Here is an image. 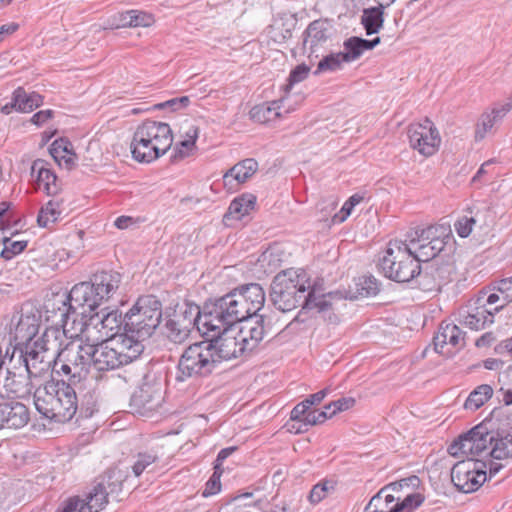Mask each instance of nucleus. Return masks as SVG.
<instances>
[{
	"instance_id": "f257e3e1",
	"label": "nucleus",
	"mask_w": 512,
	"mask_h": 512,
	"mask_svg": "<svg viewBox=\"0 0 512 512\" xmlns=\"http://www.w3.org/2000/svg\"><path fill=\"white\" fill-rule=\"evenodd\" d=\"M304 276L297 270L287 269L274 277L271 283L270 299L279 311H292L302 303L303 309H314L322 313L333 309V300L343 298L339 291L319 294L314 287L306 293Z\"/></svg>"
},
{
	"instance_id": "f03ea898",
	"label": "nucleus",
	"mask_w": 512,
	"mask_h": 512,
	"mask_svg": "<svg viewBox=\"0 0 512 512\" xmlns=\"http://www.w3.org/2000/svg\"><path fill=\"white\" fill-rule=\"evenodd\" d=\"M122 275L113 270H102L94 273L89 282H80L73 286L65 300L62 316L70 315L86 317V312L96 310L103 302L111 299L117 292Z\"/></svg>"
},
{
	"instance_id": "7ed1b4c3",
	"label": "nucleus",
	"mask_w": 512,
	"mask_h": 512,
	"mask_svg": "<svg viewBox=\"0 0 512 512\" xmlns=\"http://www.w3.org/2000/svg\"><path fill=\"white\" fill-rule=\"evenodd\" d=\"M91 353L90 343H67L53 358L52 374L82 388L92 366Z\"/></svg>"
},
{
	"instance_id": "20e7f679",
	"label": "nucleus",
	"mask_w": 512,
	"mask_h": 512,
	"mask_svg": "<svg viewBox=\"0 0 512 512\" xmlns=\"http://www.w3.org/2000/svg\"><path fill=\"white\" fill-rule=\"evenodd\" d=\"M203 338L183 350L177 364V381L207 378L218 368L212 342Z\"/></svg>"
},
{
	"instance_id": "39448f33",
	"label": "nucleus",
	"mask_w": 512,
	"mask_h": 512,
	"mask_svg": "<svg viewBox=\"0 0 512 512\" xmlns=\"http://www.w3.org/2000/svg\"><path fill=\"white\" fill-rule=\"evenodd\" d=\"M383 275L395 282L406 283L416 279L419 273V264L407 249L402 240H391L378 263Z\"/></svg>"
},
{
	"instance_id": "423d86ee",
	"label": "nucleus",
	"mask_w": 512,
	"mask_h": 512,
	"mask_svg": "<svg viewBox=\"0 0 512 512\" xmlns=\"http://www.w3.org/2000/svg\"><path fill=\"white\" fill-rule=\"evenodd\" d=\"M161 319V301L154 295H143L126 313L125 332L147 339L155 332Z\"/></svg>"
},
{
	"instance_id": "0eeeda50",
	"label": "nucleus",
	"mask_w": 512,
	"mask_h": 512,
	"mask_svg": "<svg viewBox=\"0 0 512 512\" xmlns=\"http://www.w3.org/2000/svg\"><path fill=\"white\" fill-rule=\"evenodd\" d=\"M497 441V432L494 434L489 430L487 424L482 422L467 433L458 437L449 447L448 452L451 456L460 455L478 456L487 451L490 446H494Z\"/></svg>"
},
{
	"instance_id": "6e6552de",
	"label": "nucleus",
	"mask_w": 512,
	"mask_h": 512,
	"mask_svg": "<svg viewBox=\"0 0 512 512\" xmlns=\"http://www.w3.org/2000/svg\"><path fill=\"white\" fill-rule=\"evenodd\" d=\"M164 402L162 384L155 377L145 375L141 384L130 398L129 407L133 414L149 416Z\"/></svg>"
},
{
	"instance_id": "1a4fd4ad",
	"label": "nucleus",
	"mask_w": 512,
	"mask_h": 512,
	"mask_svg": "<svg viewBox=\"0 0 512 512\" xmlns=\"http://www.w3.org/2000/svg\"><path fill=\"white\" fill-rule=\"evenodd\" d=\"M84 317L81 318L83 320ZM126 314L123 316L118 310L110 311L102 317L99 313L91 315L87 320L78 323L79 332L90 337L92 330H97L99 336L95 341H110L116 338L121 330L125 332Z\"/></svg>"
},
{
	"instance_id": "9d476101",
	"label": "nucleus",
	"mask_w": 512,
	"mask_h": 512,
	"mask_svg": "<svg viewBox=\"0 0 512 512\" xmlns=\"http://www.w3.org/2000/svg\"><path fill=\"white\" fill-rule=\"evenodd\" d=\"M484 467L485 463L472 458L459 461L451 469V481L460 492H474L487 479Z\"/></svg>"
},
{
	"instance_id": "9b49d317",
	"label": "nucleus",
	"mask_w": 512,
	"mask_h": 512,
	"mask_svg": "<svg viewBox=\"0 0 512 512\" xmlns=\"http://www.w3.org/2000/svg\"><path fill=\"white\" fill-rule=\"evenodd\" d=\"M407 135L410 146L424 156H432L439 149L441 137L429 118H425L421 123L410 124Z\"/></svg>"
},
{
	"instance_id": "f8f14e48",
	"label": "nucleus",
	"mask_w": 512,
	"mask_h": 512,
	"mask_svg": "<svg viewBox=\"0 0 512 512\" xmlns=\"http://www.w3.org/2000/svg\"><path fill=\"white\" fill-rule=\"evenodd\" d=\"M235 288L227 294L215 299L207 300L208 317H211L213 331L226 330L239 323V316L235 311Z\"/></svg>"
},
{
	"instance_id": "ddd939ff",
	"label": "nucleus",
	"mask_w": 512,
	"mask_h": 512,
	"mask_svg": "<svg viewBox=\"0 0 512 512\" xmlns=\"http://www.w3.org/2000/svg\"><path fill=\"white\" fill-rule=\"evenodd\" d=\"M235 311L239 316V323L258 313L265 303V292L258 283H249L235 288Z\"/></svg>"
},
{
	"instance_id": "4468645a",
	"label": "nucleus",
	"mask_w": 512,
	"mask_h": 512,
	"mask_svg": "<svg viewBox=\"0 0 512 512\" xmlns=\"http://www.w3.org/2000/svg\"><path fill=\"white\" fill-rule=\"evenodd\" d=\"M53 385H57V388L53 390L57 403V406H55L56 422H68L77 412V391L82 388L67 382L65 379H56L53 381Z\"/></svg>"
},
{
	"instance_id": "2eb2a0df",
	"label": "nucleus",
	"mask_w": 512,
	"mask_h": 512,
	"mask_svg": "<svg viewBox=\"0 0 512 512\" xmlns=\"http://www.w3.org/2000/svg\"><path fill=\"white\" fill-rule=\"evenodd\" d=\"M41 324V316L32 311L16 312L10 322L11 340L14 346H21L28 342H34Z\"/></svg>"
},
{
	"instance_id": "dca6fc26",
	"label": "nucleus",
	"mask_w": 512,
	"mask_h": 512,
	"mask_svg": "<svg viewBox=\"0 0 512 512\" xmlns=\"http://www.w3.org/2000/svg\"><path fill=\"white\" fill-rule=\"evenodd\" d=\"M208 342H212L214 357L219 365L223 360H230L242 356L245 352L249 351L242 341H239L241 337L237 333L236 336L229 335V330L211 331L206 334Z\"/></svg>"
},
{
	"instance_id": "f3484780",
	"label": "nucleus",
	"mask_w": 512,
	"mask_h": 512,
	"mask_svg": "<svg viewBox=\"0 0 512 512\" xmlns=\"http://www.w3.org/2000/svg\"><path fill=\"white\" fill-rule=\"evenodd\" d=\"M453 266L450 263L433 261L422 267L419 264V273L416 281L424 291H440L441 288L452 281Z\"/></svg>"
},
{
	"instance_id": "a211bd4d",
	"label": "nucleus",
	"mask_w": 512,
	"mask_h": 512,
	"mask_svg": "<svg viewBox=\"0 0 512 512\" xmlns=\"http://www.w3.org/2000/svg\"><path fill=\"white\" fill-rule=\"evenodd\" d=\"M332 34L333 27L325 19L314 20L307 26L303 33L302 50L307 53L311 63L313 55L315 59L319 57V51L325 47Z\"/></svg>"
},
{
	"instance_id": "6ab92c4d",
	"label": "nucleus",
	"mask_w": 512,
	"mask_h": 512,
	"mask_svg": "<svg viewBox=\"0 0 512 512\" xmlns=\"http://www.w3.org/2000/svg\"><path fill=\"white\" fill-rule=\"evenodd\" d=\"M43 349L35 341L14 346V352L20 351V359L24 361L23 368L34 378L46 373L53 366V359H47V353Z\"/></svg>"
},
{
	"instance_id": "aec40b11",
	"label": "nucleus",
	"mask_w": 512,
	"mask_h": 512,
	"mask_svg": "<svg viewBox=\"0 0 512 512\" xmlns=\"http://www.w3.org/2000/svg\"><path fill=\"white\" fill-rule=\"evenodd\" d=\"M172 315L179 320L186 321L191 328L196 327L202 337L213 331L211 317H208L207 301L202 309L194 303H185L178 306Z\"/></svg>"
},
{
	"instance_id": "412c9836",
	"label": "nucleus",
	"mask_w": 512,
	"mask_h": 512,
	"mask_svg": "<svg viewBox=\"0 0 512 512\" xmlns=\"http://www.w3.org/2000/svg\"><path fill=\"white\" fill-rule=\"evenodd\" d=\"M90 344L92 366L99 372L116 370L123 365L118 350L111 341H96Z\"/></svg>"
},
{
	"instance_id": "4be33fe9",
	"label": "nucleus",
	"mask_w": 512,
	"mask_h": 512,
	"mask_svg": "<svg viewBox=\"0 0 512 512\" xmlns=\"http://www.w3.org/2000/svg\"><path fill=\"white\" fill-rule=\"evenodd\" d=\"M481 301L482 298L479 297L476 300V306L474 308L459 312V324L471 330L478 331L494 322V315L501 310V306L487 308L485 305H480Z\"/></svg>"
},
{
	"instance_id": "5701e85b",
	"label": "nucleus",
	"mask_w": 512,
	"mask_h": 512,
	"mask_svg": "<svg viewBox=\"0 0 512 512\" xmlns=\"http://www.w3.org/2000/svg\"><path fill=\"white\" fill-rule=\"evenodd\" d=\"M270 329L271 327L266 318L256 313L251 318L242 322V326L238 331L241 337L239 341H242L249 351H253L269 333Z\"/></svg>"
},
{
	"instance_id": "b1692460",
	"label": "nucleus",
	"mask_w": 512,
	"mask_h": 512,
	"mask_svg": "<svg viewBox=\"0 0 512 512\" xmlns=\"http://www.w3.org/2000/svg\"><path fill=\"white\" fill-rule=\"evenodd\" d=\"M63 310L64 306L61 304V306L58 307V312L60 313V322L62 330L57 327H48L45 329L42 336L35 340V342H37L40 346H43V350L46 353H48L49 351H53L55 353V356L58 354V351H61L63 349L62 338L65 336L66 332L69 331V320L72 317V315H70L67 319H64V317L62 316L64 312ZM77 317L78 316L73 315L71 329H75Z\"/></svg>"
},
{
	"instance_id": "393cba45",
	"label": "nucleus",
	"mask_w": 512,
	"mask_h": 512,
	"mask_svg": "<svg viewBox=\"0 0 512 512\" xmlns=\"http://www.w3.org/2000/svg\"><path fill=\"white\" fill-rule=\"evenodd\" d=\"M30 412L18 401L0 403V428L20 429L28 424Z\"/></svg>"
},
{
	"instance_id": "a878e982",
	"label": "nucleus",
	"mask_w": 512,
	"mask_h": 512,
	"mask_svg": "<svg viewBox=\"0 0 512 512\" xmlns=\"http://www.w3.org/2000/svg\"><path fill=\"white\" fill-rule=\"evenodd\" d=\"M137 128L141 131V140L146 136L157 149L169 150L173 143V134L169 124L146 120Z\"/></svg>"
},
{
	"instance_id": "bb28decb",
	"label": "nucleus",
	"mask_w": 512,
	"mask_h": 512,
	"mask_svg": "<svg viewBox=\"0 0 512 512\" xmlns=\"http://www.w3.org/2000/svg\"><path fill=\"white\" fill-rule=\"evenodd\" d=\"M435 350L439 353H452V351H444L445 346L450 345L455 349L464 346V333L461 329L452 323H441L437 334L433 339Z\"/></svg>"
},
{
	"instance_id": "cd10ccee",
	"label": "nucleus",
	"mask_w": 512,
	"mask_h": 512,
	"mask_svg": "<svg viewBox=\"0 0 512 512\" xmlns=\"http://www.w3.org/2000/svg\"><path fill=\"white\" fill-rule=\"evenodd\" d=\"M143 340L133 336L132 333L124 332V335H120L119 339L115 338L110 341L114 348L118 350L119 357L125 366L138 359L143 353Z\"/></svg>"
},
{
	"instance_id": "c85d7f7f",
	"label": "nucleus",
	"mask_w": 512,
	"mask_h": 512,
	"mask_svg": "<svg viewBox=\"0 0 512 512\" xmlns=\"http://www.w3.org/2000/svg\"><path fill=\"white\" fill-rule=\"evenodd\" d=\"M130 149L133 159L141 163H150L167 152V150L157 149L156 146H154V143H152L146 136L141 140V131L139 128L134 132Z\"/></svg>"
},
{
	"instance_id": "c756f323",
	"label": "nucleus",
	"mask_w": 512,
	"mask_h": 512,
	"mask_svg": "<svg viewBox=\"0 0 512 512\" xmlns=\"http://www.w3.org/2000/svg\"><path fill=\"white\" fill-rule=\"evenodd\" d=\"M54 388H57V385H53V381L46 384L44 387L37 388L34 392L33 399L38 413L56 422L55 406H57V403L53 391Z\"/></svg>"
},
{
	"instance_id": "7c9ffc66",
	"label": "nucleus",
	"mask_w": 512,
	"mask_h": 512,
	"mask_svg": "<svg viewBox=\"0 0 512 512\" xmlns=\"http://www.w3.org/2000/svg\"><path fill=\"white\" fill-rule=\"evenodd\" d=\"M17 366L7 368V375L4 379L3 387L7 394L21 397L29 392L30 380L33 378L24 368L17 371Z\"/></svg>"
},
{
	"instance_id": "2f4dec72",
	"label": "nucleus",
	"mask_w": 512,
	"mask_h": 512,
	"mask_svg": "<svg viewBox=\"0 0 512 512\" xmlns=\"http://www.w3.org/2000/svg\"><path fill=\"white\" fill-rule=\"evenodd\" d=\"M448 237V230L443 225H431L426 228L416 229L408 235V239L404 242L410 251L413 246L422 244H430L435 240H445Z\"/></svg>"
},
{
	"instance_id": "473e14b6",
	"label": "nucleus",
	"mask_w": 512,
	"mask_h": 512,
	"mask_svg": "<svg viewBox=\"0 0 512 512\" xmlns=\"http://www.w3.org/2000/svg\"><path fill=\"white\" fill-rule=\"evenodd\" d=\"M380 42V37H375L374 39L367 40L361 37L352 36L346 39L343 43L345 51L341 52L342 58L345 60L346 63L355 61L358 58H360L365 51L372 50Z\"/></svg>"
},
{
	"instance_id": "72a5a7b5",
	"label": "nucleus",
	"mask_w": 512,
	"mask_h": 512,
	"mask_svg": "<svg viewBox=\"0 0 512 512\" xmlns=\"http://www.w3.org/2000/svg\"><path fill=\"white\" fill-rule=\"evenodd\" d=\"M258 169V163L255 159L247 158L229 169L223 176L225 186L232 185L235 180L237 183L246 182Z\"/></svg>"
},
{
	"instance_id": "f704fd0d",
	"label": "nucleus",
	"mask_w": 512,
	"mask_h": 512,
	"mask_svg": "<svg viewBox=\"0 0 512 512\" xmlns=\"http://www.w3.org/2000/svg\"><path fill=\"white\" fill-rule=\"evenodd\" d=\"M31 173H37V181L39 185H43L48 195H55L60 190L57 184V176L53 171L46 168V162L37 159L32 163Z\"/></svg>"
},
{
	"instance_id": "c9c22d12",
	"label": "nucleus",
	"mask_w": 512,
	"mask_h": 512,
	"mask_svg": "<svg viewBox=\"0 0 512 512\" xmlns=\"http://www.w3.org/2000/svg\"><path fill=\"white\" fill-rule=\"evenodd\" d=\"M193 328L187 325L186 321L179 320L171 315L165 322L164 334L174 344L184 343L190 336Z\"/></svg>"
},
{
	"instance_id": "e433bc0d",
	"label": "nucleus",
	"mask_w": 512,
	"mask_h": 512,
	"mask_svg": "<svg viewBox=\"0 0 512 512\" xmlns=\"http://www.w3.org/2000/svg\"><path fill=\"white\" fill-rule=\"evenodd\" d=\"M488 454L499 460L512 457V425L497 428V441Z\"/></svg>"
},
{
	"instance_id": "4c0bfd02",
	"label": "nucleus",
	"mask_w": 512,
	"mask_h": 512,
	"mask_svg": "<svg viewBox=\"0 0 512 512\" xmlns=\"http://www.w3.org/2000/svg\"><path fill=\"white\" fill-rule=\"evenodd\" d=\"M386 7L377 5L375 7L365 8L361 16L363 25L368 36L378 33L384 24V10Z\"/></svg>"
},
{
	"instance_id": "58836bf2",
	"label": "nucleus",
	"mask_w": 512,
	"mask_h": 512,
	"mask_svg": "<svg viewBox=\"0 0 512 512\" xmlns=\"http://www.w3.org/2000/svg\"><path fill=\"white\" fill-rule=\"evenodd\" d=\"M295 26V19H276L267 28L268 37L275 43H284L292 37Z\"/></svg>"
},
{
	"instance_id": "ea45409f",
	"label": "nucleus",
	"mask_w": 512,
	"mask_h": 512,
	"mask_svg": "<svg viewBox=\"0 0 512 512\" xmlns=\"http://www.w3.org/2000/svg\"><path fill=\"white\" fill-rule=\"evenodd\" d=\"M281 101H272L254 106L249 116L254 122L266 124L276 120L280 116Z\"/></svg>"
},
{
	"instance_id": "a19ab883",
	"label": "nucleus",
	"mask_w": 512,
	"mask_h": 512,
	"mask_svg": "<svg viewBox=\"0 0 512 512\" xmlns=\"http://www.w3.org/2000/svg\"><path fill=\"white\" fill-rule=\"evenodd\" d=\"M256 197L247 194L235 198L229 205L228 211L224 215L226 219L242 220V218L249 214L254 209Z\"/></svg>"
},
{
	"instance_id": "79ce46f5",
	"label": "nucleus",
	"mask_w": 512,
	"mask_h": 512,
	"mask_svg": "<svg viewBox=\"0 0 512 512\" xmlns=\"http://www.w3.org/2000/svg\"><path fill=\"white\" fill-rule=\"evenodd\" d=\"M124 475L120 469L108 470L105 475L98 479V484L103 485L108 497L117 498L122 491Z\"/></svg>"
},
{
	"instance_id": "37998d69",
	"label": "nucleus",
	"mask_w": 512,
	"mask_h": 512,
	"mask_svg": "<svg viewBox=\"0 0 512 512\" xmlns=\"http://www.w3.org/2000/svg\"><path fill=\"white\" fill-rule=\"evenodd\" d=\"M445 240H435L430 244H422L413 246L411 255L420 264V262L430 263L429 261L434 259L445 247Z\"/></svg>"
},
{
	"instance_id": "c03bdc74",
	"label": "nucleus",
	"mask_w": 512,
	"mask_h": 512,
	"mask_svg": "<svg viewBox=\"0 0 512 512\" xmlns=\"http://www.w3.org/2000/svg\"><path fill=\"white\" fill-rule=\"evenodd\" d=\"M108 499L109 497L103 485H99L97 481L84 499V509H88V512H98L107 505Z\"/></svg>"
},
{
	"instance_id": "a18cd8bd",
	"label": "nucleus",
	"mask_w": 512,
	"mask_h": 512,
	"mask_svg": "<svg viewBox=\"0 0 512 512\" xmlns=\"http://www.w3.org/2000/svg\"><path fill=\"white\" fill-rule=\"evenodd\" d=\"M14 94L15 101L17 102V111L19 112H31L43 103V97L40 94L36 92L28 94L22 87H18Z\"/></svg>"
},
{
	"instance_id": "49530a36",
	"label": "nucleus",
	"mask_w": 512,
	"mask_h": 512,
	"mask_svg": "<svg viewBox=\"0 0 512 512\" xmlns=\"http://www.w3.org/2000/svg\"><path fill=\"white\" fill-rule=\"evenodd\" d=\"M492 394V387L488 384H482L469 394L464 407L473 411L477 410L492 397Z\"/></svg>"
},
{
	"instance_id": "de8ad7c7",
	"label": "nucleus",
	"mask_w": 512,
	"mask_h": 512,
	"mask_svg": "<svg viewBox=\"0 0 512 512\" xmlns=\"http://www.w3.org/2000/svg\"><path fill=\"white\" fill-rule=\"evenodd\" d=\"M158 460L159 456L154 450L137 453L131 466L133 474L139 477L145 471L150 472L149 467Z\"/></svg>"
},
{
	"instance_id": "09e8293b",
	"label": "nucleus",
	"mask_w": 512,
	"mask_h": 512,
	"mask_svg": "<svg viewBox=\"0 0 512 512\" xmlns=\"http://www.w3.org/2000/svg\"><path fill=\"white\" fill-rule=\"evenodd\" d=\"M59 206L60 204L58 202L50 200L42 207L37 216L38 225L47 228L51 223H55L61 214Z\"/></svg>"
},
{
	"instance_id": "8fccbe9b",
	"label": "nucleus",
	"mask_w": 512,
	"mask_h": 512,
	"mask_svg": "<svg viewBox=\"0 0 512 512\" xmlns=\"http://www.w3.org/2000/svg\"><path fill=\"white\" fill-rule=\"evenodd\" d=\"M346 63L342 58L341 52L331 53L329 55L324 56L317 65V69L314 71L315 75H319L323 72H333L341 69L342 64Z\"/></svg>"
},
{
	"instance_id": "3c124183",
	"label": "nucleus",
	"mask_w": 512,
	"mask_h": 512,
	"mask_svg": "<svg viewBox=\"0 0 512 512\" xmlns=\"http://www.w3.org/2000/svg\"><path fill=\"white\" fill-rule=\"evenodd\" d=\"M380 290L377 279L373 276H364L359 278L357 283V292L360 296L369 297L376 295Z\"/></svg>"
},
{
	"instance_id": "603ef678",
	"label": "nucleus",
	"mask_w": 512,
	"mask_h": 512,
	"mask_svg": "<svg viewBox=\"0 0 512 512\" xmlns=\"http://www.w3.org/2000/svg\"><path fill=\"white\" fill-rule=\"evenodd\" d=\"M3 244L4 248L1 251L0 256L5 260L12 259L27 247V241H11L8 237L3 239Z\"/></svg>"
},
{
	"instance_id": "864d4df0",
	"label": "nucleus",
	"mask_w": 512,
	"mask_h": 512,
	"mask_svg": "<svg viewBox=\"0 0 512 512\" xmlns=\"http://www.w3.org/2000/svg\"><path fill=\"white\" fill-rule=\"evenodd\" d=\"M424 501L423 496L420 493H413L406 496L402 501H398L394 504V510L390 512H403L407 510L411 512L413 509L417 508Z\"/></svg>"
},
{
	"instance_id": "5fc2aeb1",
	"label": "nucleus",
	"mask_w": 512,
	"mask_h": 512,
	"mask_svg": "<svg viewBox=\"0 0 512 512\" xmlns=\"http://www.w3.org/2000/svg\"><path fill=\"white\" fill-rule=\"evenodd\" d=\"M334 489V484L331 481L324 480L314 485L309 493V501L317 504L322 501Z\"/></svg>"
},
{
	"instance_id": "6e6d98bb",
	"label": "nucleus",
	"mask_w": 512,
	"mask_h": 512,
	"mask_svg": "<svg viewBox=\"0 0 512 512\" xmlns=\"http://www.w3.org/2000/svg\"><path fill=\"white\" fill-rule=\"evenodd\" d=\"M496 123L495 119L492 117V115L488 112H484L476 125L475 130V139L476 140H482L486 133L492 129L494 124Z\"/></svg>"
},
{
	"instance_id": "4d7b16f0",
	"label": "nucleus",
	"mask_w": 512,
	"mask_h": 512,
	"mask_svg": "<svg viewBox=\"0 0 512 512\" xmlns=\"http://www.w3.org/2000/svg\"><path fill=\"white\" fill-rule=\"evenodd\" d=\"M214 472L206 483V487L202 493L203 497H209L217 494L221 490L220 478L223 473V468H214Z\"/></svg>"
},
{
	"instance_id": "13d9d810",
	"label": "nucleus",
	"mask_w": 512,
	"mask_h": 512,
	"mask_svg": "<svg viewBox=\"0 0 512 512\" xmlns=\"http://www.w3.org/2000/svg\"><path fill=\"white\" fill-rule=\"evenodd\" d=\"M383 493L378 491L364 508V512H390L394 510V505L389 506L382 499Z\"/></svg>"
},
{
	"instance_id": "bf43d9fd",
	"label": "nucleus",
	"mask_w": 512,
	"mask_h": 512,
	"mask_svg": "<svg viewBox=\"0 0 512 512\" xmlns=\"http://www.w3.org/2000/svg\"><path fill=\"white\" fill-rule=\"evenodd\" d=\"M49 152L55 161H60L62 155H67L72 152V144L63 138L55 140L51 144Z\"/></svg>"
},
{
	"instance_id": "052dcab7",
	"label": "nucleus",
	"mask_w": 512,
	"mask_h": 512,
	"mask_svg": "<svg viewBox=\"0 0 512 512\" xmlns=\"http://www.w3.org/2000/svg\"><path fill=\"white\" fill-rule=\"evenodd\" d=\"M310 72V67L304 63L296 66L291 72L288 77V84L285 85V91H288L291 89V87L303 81L307 78L308 74Z\"/></svg>"
},
{
	"instance_id": "680f3d73",
	"label": "nucleus",
	"mask_w": 512,
	"mask_h": 512,
	"mask_svg": "<svg viewBox=\"0 0 512 512\" xmlns=\"http://www.w3.org/2000/svg\"><path fill=\"white\" fill-rule=\"evenodd\" d=\"M494 289L502 295L501 309L512 302V277L498 281Z\"/></svg>"
},
{
	"instance_id": "e2e57ef3",
	"label": "nucleus",
	"mask_w": 512,
	"mask_h": 512,
	"mask_svg": "<svg viewBox=\"0 0 512 512\" xmlns=\"http://www.w3.org/2000/svg\"><path fill=\"white\" fill-rule=\"evenodd\" d=\"M475 223L476 220L473 217L463 216L455 222L454 227L460 237L466 238L471 234Z\"/></svg>"
},
{
	"instance_id": "0e129e2a",
	"label": "nucleus",
	"mask_w": 512,
	"mask_h": 512,
	"mask_svg": "<svg viewBox=\"0 0 512 512\" xmlns=\"http://www.w3.org/2000/svg\"><path fill=\"white\" fill-rule=\"evenodd\" d=\"M356 403V400L352 397H342L336 401H332L328 405H326L324 408L331 409L333 408L332 412L329 414L330 417L334 416L337 412L346 411L350 408H352Z\"/></svg>"
},
{
	"instance_id": "69168bd1",
	"label": "nucleus",
	"mask_w": 512,
	"mask_h": 512,
	"mask_svg": "<svg viewBox=\"0 0 512 512\" xmlns=\"http://www.w3.org/2000/svg\"><path fill=\"white\" fill-rule=\"evenodd\" d=\"M154 23V18L151 14L132 10V24L131 27H149Z\"/></svg>"
},
{
	"instance_id": "338daca9",
	"label": "nucleus",
	"mask_w": 512,
	"mask_h": 512,
	"mask_svg": "<svg viewBox=\"0 0 512 512\" xmlns=\"http://www.w3.org/2000/svg\"><path fill=\"white\" fill-rule=\"evenodd\" d=\"M196 149V144L193 143V140H182L175 147V154L173 158L175 159H183L189 156L193 150Z\"/></svg>"
},
{
	"instance_id": "774afa93",
	"label": "nucleus",
	"mask_w": 512,
	"mask_h": 512,
	"mask_svg": "<svg viewBox=\"0 0 512 512\" xmlns=\"http://www.w3.org/2000/svg\"><path fill=\"white\" fill-rule=\"evenodd\" d=\"M84 500L74 497L70 498L63 509L57 512H88V509H84Z\"/></svg>"
}]
</instances>
